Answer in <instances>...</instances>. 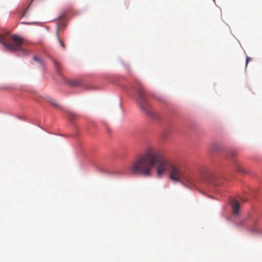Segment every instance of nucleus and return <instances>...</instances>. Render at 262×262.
<instances>
[{"label":"nucleus","instance_id":"obj_9","mask_svg":"<svg viewBox=\"0 0 262 262\" xmlns=\"http://www.w3.org/2000/svg\"><path fill=\"white\" fill-rule=\"evenodd\" d=\"M56 34H57V36L59 43L60 44L62 49H64L66 48V46H65V45L63 43V42L62 41V40L59 37V29H58L57 30Z\"/></svg>","mask_w":262,"mask_h":262},{"label":"nucleus","instance_id":"obj_6","mask_svg":"<svg viewBox=\"0 0 262 262\" xmlns=\"http://www.w3.org/2000/svg\"><path fill=\"white\" fill-rule=\"evenodd\" d=\"M68 83L73 87L79 86L81 85L82 82L80 80H70Z\"/></svg>","mask_w":262,"mask_h":262},{"label":"nucleus","instance_id":"obj_16","mask_svg":"<svg viewBox=\"0 0 262 262\" xmlns=\"http://www.w3.org/2000/svg\"><path fill=\"white\" fill-rule=\"evenodd\" d=\"M242 201L243 202H245V201H246L245 200H243V199L242 200Z\"/></svg>","mask_w":262,"mask_h":262},{"label":"nucleus","instance_id":"obj_7","mask_svg":"<svg viewBox=\"0 0 262 262\" xmlns=\"http://www.w3.org/2000/svg\"><path fill=\"white\" fill-rule=\"evenodd\" d=\"M235 168L236 169V171H238V172H242V173H245L246 171L244 169V168L243 167H242L238 163H236L235 165Z\"/></svg>","mask_w":262,"mask_h":262},{"label":"nucleus","instance_id":"obj_12","mask_svg":"<svg viewBox=\"0 0 262 262\" xmlns=\"http://www.w3.org/2000/svg\"><path fill=\"white\" fill-rule=\"evenodd\" d=\"M60 64L58 62H56V70L58 72L59 70V68H60Z\"/></svg>","mask_w":262,"mask_h":262},{"label":"nucleus","instance_id":"obj_5","mask_svg":"<svg viewBox=\"0 0 262 262\" xmlns=\"http://www.w3.org/2000/svg\"><path fill=\"white\" fill-rule=\"evenodd\" d=\"M230 204L233 210V214L237 215L239 214V203L235 199H231Z\"/></svg>","mask_w":262,"mask_h":262},{"label":"nucleus","instance_id":"obj_17","mask_svg":"<svg viewBox=\"0 0 262 262\" xmlns=\"http://www.w3.org/2000/svg\"><path fill=\"white\" fill-rule=\"evenodd\" d=\"M30 5V4H29V5L28 6V7H27V8H28L29 6Z\"/></svg>","mask_w":262,"mask_h":262},{"label":"nucleus","instance_id":"obj_1","mask_svg":"<svg viewBox=\"0 0 262 262\" xmlns=\"http://www.w3.org/2000/svg\"><path fill=\"white\" fill-rule=\"evenodd\" d=\"M161 150L155 146L147 147L143 154L134 160L129 167L134 174L150 177L153 167H156L158 177H162L165 161L162 159Z\"/></svg>","mask_w":262,"mask_h":262},{"label":"nucleus","instance_id":"obj_4","mask_svg":"<svg viewBox=\"0 0 262 262\" xmlns=\"http://www.w3.org/2000/svg\"><path fill=\"white\" fill-rule=\"evenodd\" d=\"M136 91L138 93L137 101L138 106L144 113L149 116L151 115L144 89L143 88L137 89Z\"/></svg>","mask_w":262,"mask_h":262},{"label":"nucleus","instance_id":"obj_3","mask_svg":"<svg viewBox=\"0 0 262 262\" xmlns=\"http://www.w3.org/2000/svg\"><path fill=\"white\" fill-rule=\"evenodd\" d=\"M23 39L16 35L13 34L9 37L0 34V43L6 49L13 51H20L26 55L27 51L23 48Z\"/></svg>","mask_w":262,"mask_h":262},{"label":"nucleus","instance_id":"obj_14","mask_svg":"<svg viewBox=\"0 0 262 262\" xmlns=\"http://www.w3.org/2000/svg\"><path fill=\"white\" fill-rule=\"evenodd\" d=\"M249 60H250V58L247 57V58H246V66H247V64H248Z\"/></svg>","mask_w":262,"mask_h":262},{"label":"nucleus","instance_id":"obj_8","mask_svg":"<svg viewBox=\"0 0 262 262\" xmlns=\"http://www.w3.org/2000/svg\"><path fill=\"white\" fill-rule=\"evenodd\" d=\"M33 60L35 61L38 62L41 67H43L44 63H43V60L41 58H39L36 56H34Z\"/></svg>","mask_w":262,"mask_h":262},{"label":"nucleus","instance_id":"obj_10","mask_svg":"<svg viewBox=\"0 0 262 262\" xmlns=\"http://www.w3.org/2000/svg\"><path fill=\"white\" fill-rule=\"evenodd\" d=\"M50 103H52L53 105L55 106H57L58 107V104L56 102L55 100L53 99H51V100L50 101Z\"/></svg>","mask_w":262,"mask_h":262},{"label":"nucleus","instance_id":"obj_11","mask_svg":"<svg viewBox=\"0 0 262 262\" xmlns=\"http://www.w3.org/2000/svg\"><path fill=\"white\" fill-rule=\"evenodd\" d=\"M69 117L70 119H73L74 117H75V115L73 114L72 113H69Z\"/></svg>","mask_w":262,"mask_h":262},{"label":"nucleus","instance_id":"obj_2","mask_svg":"<svg viewBox=\"0 0 262 262\" xmlns=\"http://www.w3.org/2000/svg\"><path fill=\"white\" fill-rule=\"evenodd\" d=\"M162 159L165 161L164 171L162 176L169 169V179L173 182L186 183L193 186L195 184L193 177L191 172L182 167L173 164L168 159L162 155Z\"/></svg>","mask_w":262,"mask_h":262},{"label":"nucleus","instance_id":"obj_13","mask_svg":"<svg viewBox=\"0 0 262 262\" xmlns=\"http://www.w3.org/2000/svg\"><path fill=\"white\" fill-rule=\"evenodd\" d=\"M27 9H28L27 8L24 9L23 11L22 17L24 16L25 15Z\"/></svg>","mask_w":262,"mask_h":262},{"label":"nucleus","instance_id":"obj_15","mask_svg":"<svg viewBox=\"0 0 262 262\" xmlns=\"http://www.w3.org/2000/svg\"><path fill=\"white\" fill-rule=\"evenodd\" d=\"M230 154H231V156H234V155H235V153L234 152H231Z\"/></svg>","mask_w":262,"mask_h":262}]
</instances>
